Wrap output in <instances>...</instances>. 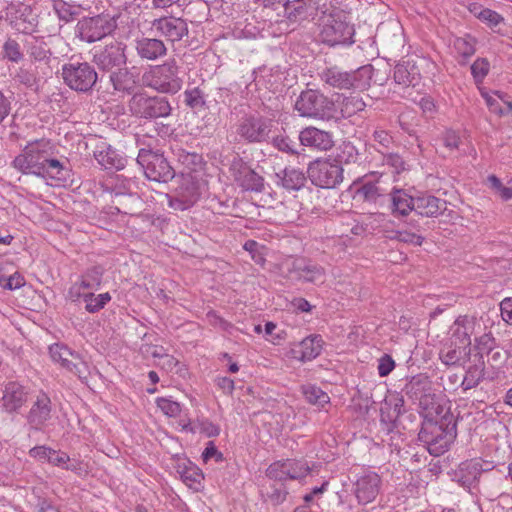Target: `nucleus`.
<instances>
[{"instance_id":"obj_1","label":"nucleus","mask_w":512,"mask_h":512,"mask_svg":"<svg viewBox=\"0 0 512 512\" xmlns=\"http://www.w3.org/2000/svg\"><path fill=\"white\" fill-rule=\"evenodd\" d=\"M424 421L418 438L427 445L431 455L445 453L457 436V421L449 408L435 416L423 415Z\"/></svg>"},{"instance_id":"obj_2","label":"nucleus","mask_w":512,"mask_h":512,"mask_svg":"<svg viewBox=\"0 0 512 512\" xmlns=\"http://www.w3.org/2000/svg\"><path fill=\"white\" fill-rule=\"evenodd\" d=\"M403 391L414 402H417L422 414L438 415L444 411L442 398L437 394L432 380L426 374L412 376L405 384Z\"/></svg>"},{"instance_id":"obj_3","label":"nucleus","mask_w":512,"mask_h":512,"mask_svg":"<svg viewBox=\"0 0 512 512\" xmlns=\"http://www.w3.org/2000/svg\"><path fill=\"white\" fill-rule=\"evenodd\" d=\"M294 108L301 117L325 121L338 118L335 102L316 89L303 90L296 99Z\"/></svg>"},{"instance_id":"obj_4","label":"nucleus","mask_w":512,"mask_h":512,"mask_svg":"<svg viewBox=\"0 0 512 512\" xmlns=\"http://www.w3.org/2000/svg\"><path fill=\"white\" fill-rule=\"evenodd\" d=\"M57 146L50 139H34V175L52 180H65L66 171L54 155Z\"/></svg>"},{"instance_id":"obj_5","label":"nucleus","mask_w":512,"mask_h":512,"mask_svg":"<svg viewBox=\"0 0 512 512\" xmlns=\"http://www.w3.org/2000/svg\"><path fill=\"white\" fill-rule=\"evenodd\" d=\"M142 80L146 87L159 93L175 94L182 87L179 66L175 59H170L161 65L152 66L143 74Z\"/></svg>"},{"instance_id":"obj_6","label":"nucleus","mask_w":512,"mask_h":512,"mask_svg":"<svg viewBox=\"0 0 512 512\" xmlns=\"http://www.w3.org/2000/svg\"><path fill=\"white\" fill-rule=\"evenodd\" d=\"M128 106L132 115L146 120L168 117L172 111L166 97L148 96L143 93L134 94Z\"/></svg>"},{"instance_id":"obj_7","label":"nucleus","mask_w":512,"mask_h":512,"mask_svg":"<svg viewBox=\"0 0 512 512\" xmlns=\"http://www.w3.org/2000/svg\"><path fill=\"white\" fill-rule=\"evenodd\" d=\"M137 163L142 167L145 176L156 182L167 183L175 177V170L163 153L142 148L138 152Z\"/></svg>"},{"instance_id":"obj_8","label":"nucleus","mask_w":512,"mask_h":512,"mask_svg":"<svg viewBox=\"0 0 512 512\" xmlns=\"http://www.w3.org/2000/svg\"><path fill=\"white\" fill-rule=\"evenodd\" d=\"M64 83L74 91L89 92L98 80V74L88 62L70 61L62 66Z\"/></svg>"},{"instance_id":"obj_9","label":"nucleus","mask_w":512,"mask_h":512,"mask_svg":"<svg viewBox=\"0 0 512 512\" xmlns=\"http://www.w3.org/2000/svg\"><path fill=\"white\" fill-rule=\"evenodd\" d=\"M116 27L115 19L107 14L84 17L77 23L76 35L87 43H93L111 34Z\"/></svg>"},{"instance_id":"obj_10","label":"nucleus","mask_w":512,"mask_h":512,"mask_svg":"<svg viewBox=\"0 0 512 512\" xmlns=\"http://www.w3.org/2000/svg\"><path fill=\"white\" fill-rule=\"evenodd\" d=\"M308 176L315 186L332 189L343 181V168L337 161L316 160L309 165Z\"/></svg>"},{"instance_id":"obj_11","label":"nucleus","mask_w":512,"mask_h":512,"mask_svg":"<svg viewBox=\"0 0 512 512\" xmlns=\"http://www.w3.org/2000/svg\"><path fill=\"white\" fill-rule=\"evenodd\" d=\"M354 27L345 20L330 16L320 31V40L329 45L352 44Z\"/></svg>"},{"instance_id":"obj_12","label":"nucleus","mask_w":512,"mask_h":512,"mask_svg":"<svg viewBox=\"0 0 512 512\" xmlns=\"http://www.w3.org/2000/svg\"><path fill=\"white\" fill-rule=\"evenodd\" d=\"M151 28L159 37L171 43L181 41L184 37L188 36L189 33L187 21L173 15H164L155 18L151 22Z\"/></svg>"},{"instance_id":"obj_13","label":"nucleus","mask_w":512,"mask_h":512,"mask_svg":"<svg viewBox=\"0 0 512 512\" xmlns=\"http://www.w3.org/2000/svg\"><path fill=\"white\" fill-rule=\"evenodd\" d=\"M273 121L263 116L244 117L237 129L238 134L248 142H263L270 137Z\"/></svg>"},{"instance_id":"obj_14","label":"nucleus","mask_w":512,"mask_h":512,"mask_svg":"<svg viewBox=\"0 0 512 512\" xmlns=\"http://www.w3.org/2000/svg\"><path fill=\"white\" fill-rule=\"evenodd\" d=\"M125 49L126 45L124 43L112 41L95 52L93 61L103 71H110L116 67L120 68L127 62Z\"/></svg>"},{"instance_id":"obj_15","label":"nucleus","mask_w":512,"mask_h":512,"mask_svg":"<svg viewBox=\"0 0 512 512\" xmlns=\"http://www.w3.org/2000/svg\"><path fill=\"white\" fill-rule=\"evenodd\" d=\"M49 353L53 361L59 362L64 368L77 375L80 379H87L89 374L87 364L67 346L53 344L49 347Z\"/></svg>"},{"instance_id":"obj_16","label":"nucleus","mask_w":512,"mask_h":512,"mask_svg":"<svg viewBox=\"0 0 512 512\" xmlns=\"http://www.w3.org/2000/svg\"><path fill=\"white\" fill-rule=\"evenodd\" d=\"M365 71L361 68L355 71H344L338 66L326 67L319 73L322 82L336 89L357 88L359 76Z\"/></svg>"},{"instance_id":"obj_17","label":"nucleus","mask_w":512,"mask_h":512,"mask_svg":"<svg viewBox=\"0 0 512 512\" xmlns=\"http://www.w3.org/2000/svg\"><path fill=\"white\" fill-rule=\"evenodd\" d=\"M230 170L236 183L246 191L261 192L264 178L251 169L242 159H234Z\"/></svg>"},{"instance_id":"obj_18","label":"nucleus","mask_w":512,"mask_h":512,"mask_svg":"<svg viewBox=\"0 0 512 512\" xmlns=\"http://www.w3.org/2000/svg\"><path fill=\"white\" fill-rule=\"evenodd\" d=\"M381 487V477L376 473L369 471L359 477L355 483L354 494L361 505L373 502L379 494Z\"/></svg>"},{"instance_id":"obj_19","label":"nucleus","mask_w":512,"mask_h":512,"mask_svg":"<svg viewBox=\"0 0 512 512\" xmlns=\"http://www.w3.org/2000/svg\"><path fill=\"white\" fill-rule=\"evenodd\" d=\"M299 141L300 145L317 151H328L334 146L332 133L314 126H308L301 130Z\"/></svg>"},{"instance_id":"obj_20","label":"nucleus","mask_w":512,"mask_h":512,"mask_svg":"<svg viewBox=\"0 0 512 512\" xmlns=\"http://www.w3.org/2000/svg\"><path fill=\"white\" fill-rule=\"evenodd\" d=\"M288 271L296 280L314 284L325 281L324 268L305 259L294 260Z\"/></svg>"},{"instance_id":"obj_21","label":"nucleus","mask_w":512,"mask_h":512,"mask_svg":"<svg viewBox=\"0 0 512 512\" xmlns=\"http://www.w3.org/2000/svg\"><path fill=\"white\" fill-rule=\"evenodd\" d=\"M283 2L284 15L293 23L307 20L317 13V3L314 0H278Z\"/></svg>"},{"instance_id":"obj_22","label":"nucleus","mask_w":512,"mask_h":512,"mask_svg":"<svg viewBox=\"0 0 512 512\" xmlns=\"http://www.w3.org/2000/svg\"><path fill=\"white\" fill-rule=\"evenodd\" d=\"M476 326L480 327V324L475 317L459 316L450 327L451 341L471 348V336L476 333Z\"/></svg>"},{"instance_id":"obj_23","label":"nucleus","mask_w":512,"mask_h":512,"mask_svg":"<svg viewBox=\"0 0 512 512\" xmlns=\"http://www.w3.org/2000/svg\"><path fill=\"white\" fill-rule=\"evenodd\" d=\"M387 203L391 214L396 217H407L415 209V198L403 189L394 188L388 196Z\"/></svg>"},{"instance_id":"obj_24","label":"nucleus","mask_w":512,"mask_h":512,"mask_svg":"<svg viewBox=\"0 0 512 512\" xmlns=\"http://www.w3.org/2000/svg\"><path fill=\"white\" fill-rule=\"evenodd\" d=\"M136 51L141 59L155 61L167 54V47L159 38L142 37L136 41Z\"/></svg>"},{"instance_id":"obj_25","label":"nucleus","mask_w":512,"mask_h":512,"mask_svg":"<svg viewBox=\"0 0 512 512\" xmlns=\"http://www.w3.org/2000/svg\"><path fill=\"white\" fill-rule=\"evenodd\" d=\"M471 348L461 346L451 341L445 344L439 351V358L446 366H462L469 360Z\"/></svg>"},{"instance_id":"obj_26","label":"nucleus","mask_w":512,"mask_h":512,"mask_svg":"<svg viewBox=\"0 0 512 512\" xmlns=\"http://www.w3.org/2000/svg\"><path fill=\"white\" fill-rule=\"evenodd\" d=\"M10 22L14 29L23 34L32 31V8L25 4L12 5L9 8Z\"/></svg>"},{"instance_id":"obj_27","label":"nucleus","mask_w":512,"mask_h":512,"mask_svg":"<svg viewBox=\"0 0 512 512\" xmlns=\"http://www.w3.org/2000/svg\"><path fill=\"white\" fill-rule=\"evenodd\" d=\"M199 199L197 187L190 181L183 183L177 190V194L170 200V206L175 210H186Z\"/></svg>"},{"instance_id":"obj_28","label":"nucleus","mask_w":512,"mask_h":512,"mask_svg":"<svg viewBox=\"0 0 512 512\" xmlns=\"http://www.w3.org/2000/svg\"><path fill=\"white\" fill-rule=\"evenodd\" d=\"M446 201L433 195H423L415 198V209L417 215L425 217H437L446 210Z\"/></svg>"},{"instance_id":"obj_29","label":"nucleus","mask_w":512,"mask_h":512,"mask_svg":"<svg viewBox=\"0 0 512 512\" xmlns=\"http://www.w3.org/2000/svg\"><path fill=\"white\" fill-rule=\"evenodd\" d=\"M113 90L123 94H132L137 86L136 76L126 68H118L109 75Z\"/></svg>"},{"instance_id":"obj_30","label":"nucleus","mask_w":512,"mask_h":512,"mask_svg":"<svg viewBox=\"0 0 512 512\" xmlns=\"http://www.w3.org/2000/svg\"><path fill=\"white\" fill-rule=\"evenodd\" d=\"M508 360V353L500 348L488 347L487 351V380L494 381L503 374V368Z\"/></svg>"},{"instance_id":"obj_31","label":"nucleus","mask_w":512,"mask_h":512,"mask_svg":"<svg viewBox=\"0 0 512 512\" xmlns=\"http://www.w3.org/2000/svg\"><path fill=\"white\" fill-rule=\"evenodd\" d=\"M474 357H478L477 363H474L467 368L465 375L460 383V386L464 391L475 388L479 385L481 380L487 379V370L485 362L482 359V355L476 354Z\"/></svg>"},{"instance_id":"obj_32","label":"nucleus","mask_w":512,"mask_h":512,"mask_svg":"<svg viewBox=\"0 0 512 512\" xmlns=\"http://www.w3.org/2000/svg\"><path fill=\"white\" fill-rule=\"evenodd\" d=\"M358 195L363 198L364 202L383 207L388 200L389 193L377 182H366L357 191Z\"/></svg>"},{"instance_id":"obj_33","label":"nucleus","mask_w":512,"mask_h":512,"mask_svg":"<svg viewBox=\"0 0 512 512\" xmlns=\"http://www.w3.org/2000/svg\"><path fill=\"white\" fill-rule=\"evenodd\" d=\"M52 418V402L50 397L40 392L34 401V429H41Z\"/></svg>"},{"instance_id":"obj_34","label":"nucleus","mask_w":512,"mask_h":512,"mask_svg":"<svg viewBox=\"0 0 512 512\" xmlns=\"http://www.w3.org/2000/svg\"><path fill=\"white\" fill-rule=\"evenodd\" d=\"M394 80L404 87L415 86L419 80L417 67L410 61L398 63L394 68Z\"/></svg>"},{"instance_id":"obj_35","label":"nucleus","mask_w":512,"mask_h":512,"mask_svg":"<svg viewBox=\"0 0 512 512\" xmlns=\"http://www.w3.org/2000/svg\"><path fill=\"white\" fill-rule=\"evenodd\" d=\"M276 175L279 178L282 187L288 191L300 190L304 187L307 181L304 172L292 167L285 168L281 173H277Z\"/></svg>"},{"instance_id":"obj_36","label":"nucleus","mask_w":512,"mask_h":512,"mask_svg":"<svg viewBox=\"0 0 512 512\" xmlns=\"http://www.w3.org/2000/svg\"><path fill=\"white\" fill-rule=\"evenodd\" d=\"M299 356H295L302 362L311 361L315 359L322 350V339L318 335L310 336L303 339L299 344ZM297 353V351H293Z\"/></svg>"},{"instance_id":"obj_37","label":"nucleus","mask_w":512,"mask_h":512,"mask_svg":"<svg viewBox=\"0 0 512 512\" xmlns=\"http://www.w3.org/2000/svg\"><path fill=\"white\" fill-rule=\"evenodd\" d=\"M25 399L23 387L15 382L6 385L3 395V406L7 411H14L20 407Z\"/></svg>"},{"instance_id":"obj_38","label":"nucleus","mask_w":512,"mask_h":512,"mask_svg":"<svg viewBox=\"0 0 512 512\" xmlns=\"http://www.w3.org/2000/svg\"><path fill=\"white\" fill-rule=\"evenodd\" d=\"M177 473L180 475L182 481L191 488L195 487V485H199L204 478L201 470L191 462L178 463Z\"/></svg>"},{"instance_id":"obj_39","label":"nucleus","mask_w":512,"mask_h":512,"mask_svg":"<svg viewBox=\"0 0 512 512\" xmlns=\"http://www.w3.org/2000/svg\"><path fill=\"white\" fill-rule=\"evenodd\" d=\"M178 162L190 171H195L202 164V156L196 152H189L181 147L173 149Z\"/></svg>"},{"instance_id":"obj_40","label":"nucleus","mask_w":512,"mask_h":512,"mask_svg":"<svg viewBox=\"0 0 512 512\" xmlns=\"http://www.w3.org/2000/svg\"><path fill=\"white\" fill-rule=\"evenodd\" d=\"M302 392L305 399L310 404L317 405L319 407H323L330 401V397L328 396V394L321 390L319 387H316L314 385L303 386Z\"/></svg>"},{"instance_id":"obj_41","label":"nucleus","mask_w":512,"mask_h":512,"mask_svg":"<svg viewBox=\"0 0 512 512\" xmlns=\"http://www.w3.org/2000/svg\"><path fill=\"white\" fill-rule=\"evenodd\" d=\"M184 103L194 110L204 109L205 94L199 87L187 88L184 93Z\"/></svg>"},{"instance_id":"obj_42","label":"nucleus","mask_w":512,"mask_h":512,"mask_svg":"<svg viewBox=\"0 0 512 512\" xmlns=\"http://www.w3.org/2000/svg\"><path fill=\"white\" fill-rule=\"evenodd\" d=\"M365 102L359 96L345 97L342 101L340 114L344 118L351 117L364 110Z\"/></svg>"},{"instance_id":"obj_43","label":"nucleus","mask_w":512,"mask_h":512,"mask_svg":"<svg viewBox=\"0 0 512 512\" xmlns=\"http://www.w3.org/2000/svg\"><path fill=\"white\" fill-rule=\"evenodd\" d=\"M85 309L89 313H95L101 310L107 302L111 300L108 292L95 296L93 293L83 294Z\"/></svg>"},{"instance_id":"obj_44","label":"nucleus","mask_w":512,"mask_h":512,"mask_svg":"<svg viewBox=\"0 0 512 512\" xmlns=\"http://www.w3.org/2000/svg\"><path fill=\"white\" fill-rule=\"evenodd\" d=\"M285 465L284 469L289 479H301L310 472V467L304 461L287 459Z\"/></svg>"},{"instance_id":"obj_45","label":"nucleus","mask_w":512,"mask_h":512,"mask_svg":"<svg viewBox=\"0 0 512 512\" xmlns=\"http://www.w3.org/2000/svg\"><path fill=\"white\" fill-rule=\"evenodd\" d=\"M262 493L266 495L273 505H279L286 499L287 491L283 483H271L269 486H263Z\"/></svg>"},{"instance_id":"obj_46","label":"nucleus","mask_w":512,"mask_h":512,"mask_svg":"<svg viewBox=\"0 0 512 512\" xmlns=\"http://www.w3.org/2000/svg\"><path fill=\"white\" fill-rule=\"evenodd\" d=\"M58 64L57 57L54 59H34V77L45 79L53 75L54 67Z\"/></svg>"},{"instance_id":"obj_47","label":"nucleus","mask_w":512,"mask_h":512,"mask_svg":"<svg viewBox=\"0 0 512 512\" xmlns=\"http://www.w3.org/2000/svg\"><path fill=\"white\" fill-rule=\"evenodd\" d=\"M475 44L476 39L474 37L465 35L464 37H458L455 39L454 48L459 55L467 59L475 53Z\"/></svg>"},{"instance_id":"obj_48","label":"nucleus","mask_w":512,"mask_h":512,"mask_svg":"<svg viewBox=\"0 0 512 512\" xmlns=\"http://www.w3.org/2000/svg\"><path fill=\"white\" fill-rule=\"evenodd\" d=\"M54 9L59 18L66 22L74 20L79 15V6L70 5L62 0L55 1Z\"/></svg>"},{"instance_id":"obj_49","label":"nucleus","mask_w":512,"mask_h":512,"mask_svg":"<svg viewBox=\"0 0 512 512\" xmlns=\"http://www.w3.org/2000/svg\"><path fill=\"white\" fill-rule=\"evenodd\" d=\"M51 37L48 40L43 37H34V59H54L50 47Z\"/></svg>"},{"instance_id":"obj_50","label":"nucleus","mask_w":512,"mask_h":512,"mask_svg":"<svg viewBox=\"0 0 512 512\" xmlns=\"http://www.w3.org/2000/svg\"><path fill=\"white\" fill-rule=\"evenodd\" d=\"M284 466H286L285 461H277L272 463L266 470L267 478L277 483H283L289 479L288 475H286V469H284Z\"/></svg>"},{"instance_id":"obj_51","label":"nucleus","mask_w":512,"mask_h":512,"mask_svg":"<svg viewBox=\"0 0 512 512\" xmlns=\"http://www.w3.org/2000/svg\"><path fill=\"white\" fill-rule=\"evenodd\" d=\"M156 404L161 411L169 417H177L181 413V406L178 402L169 398H157Z\"/></svg>"},{"instance_id":"obj_52","label":"nucleus","mask_w":512,"mask_h":512,"mask_svg":"<svg viewBox=\"0 0 512 512\" xmlns=\"http://www.w3.org/2000/svg\"><path fill=\"white\" fill-rule=\"evenodd\" d=\"M14 167L24 174H29L32 169L31 150L26 146L24 152L13 161Z\"/></svg>"},{"instance_id":"obj_53","label":"nucleus","mask_w":512,"mask_h":512,"mask_svg":"<svg viewBox=\"0 0 512 512\" xmlns=\"http://www.w3.org/2000/svg\"><path fill=\"white\" fill-rule=\"evenodd\" d=\"M4 56L10 61L18 62L22 59L23 53L19 43L14 39H8L3 46Z\"/></svg>"},{"instance_id":"obj_54","label":"nucleus","mask_w":512,"mask_h":512,"mask_svg":"<svg viewBox=\"0 0 512 512\" xmlns=\"http://www.w3.org/2000/svg\"><path fill=\"white\" fill-rule=\"evenodd\" d=\"M489 62L485 58H478L471 65V73L476 82H482L489 72Z\"/></svg>"},{"instance_id":"obj_55","label":"nucleus","mask_w":512,"mask_h":512,"mask_svg":"<svg viewBox=\"0 0 512 512\" xmlns=\"http://www.w3.org/2000/svg\"><path fill=\"white\" fill-rule=\"evenodd\" d=\"M273 145L279 151L294 155L298 154L296 150V143L288 137L278 136L273 138Z\"/></svg>"},{"instance_id":"obj_56","label":"nucleus","mask_w":512,"mask_h":512,"mask_svg":"<svg viewBox=\"0 0 512 512\" xmlns=\"http://www.w3.org/2000/svg\"><path fill=\"white\" fill-rule=\"evenodd\" d=\"M398 241L405 244L420 246L424 241V237L415 232L398 229Z\"/></svg>"},{"instance_id":"obj_57","label":"nucleus","mask_w":512,"mask_h":512,"mask_svg":"<svg viewBox=\"0 0 512 512\" xmlns=\"http://www.w3.org/2000/svg\"><path fill=\"white\" fill-rule=\"evenodd\" d=\"M378 362V373L381 377L388 376L395 368V361L389 354H384Z\"/></svg>"},{"instance_id":"obj_58","label":"nucleus","mask_w":512,"mask_h":512,"mask_svg":"<svg viewBox=\"0 0 512 512\" xmlns=\"http://www.w3.org/2000/svg\"><path fill=\"white\" fill-rule=\"evenodd\" d=\"M502 319L509 325H512V297L504 298L500 303Z\"/></svg>"},{"instance_id":"obj_59","label":"nucleus","mask_w":512,"mask_h":512,"mask_svg":"<svg viewBox=\"0 0 512 512\" xmlns=\"http://www.w3.org/2000/svg\"><path fill=\"white\" fill-rule=\"evenodd\" d=\"M213 457L216 459L217 462L223 460V454L217 450L214 442L210 441L208 442L206 448L202 453V458L204 462H207L209 459Z\"/></svg>"},{"instance_id":"obj_60","label":"nucleus","mask_w":512,"mask_h":512,"mask_svg":"<svg viewBox=\"0 0 512 512\" xmlns=\"http://www.w3.org/2000/svg\"><path fill=\"white\" fill-rule=\"evenodd\" d=\"M479 18L487 21L492 26H497L503 20L497 12L490 9H483L479 14Z\"/></svg>"},{"instance_id":"obj_61","label":"nucleus","mask_w":512,"mask_h":512,"mask_svg":"<svg viewBox=\"0 0 512 512\" xmlns=\"http://www.w3.org/2000/svg\"><path fill=\"white\" fill-rule=\"evenodd\" d=\"M181 0H152V8L155 10L168 12L174 6L180 7Z\"/></svg>"},{"instance_id":"obj_62","label":"nucleus","mask_w":512,"mask_h":512,"mask_svg":"<svg viewBox=\"0 0 512 512\" xmlns=\"http://www.w3.org/2000/svg\"><path fill=\"white\" fill-rule=\"evenodd\" d=\"M444 145L449 148L450 150L458 149L459 143H460V137L458 134L454 131H447L444 134Z\"/></svg>"},{"instance_id":"obj_63","label":"nucleus","mask_w":512,"mask_h":512,"mask_svg":"<svg viewBox=\"0 0 512 512\" xmlns=\"http://www.w3.org/2000/svg\"><path fill=\"white\" fill-rule=\"evenodd\" d=\"M216 385L219 389H221L225 394H232L234 390V381L228 377H218L216 380Z\"/></svg>"},{"instance_id":"obj_64","label":"nucleus","mask_w":512,"mask_h":512,"mask_svg":"<svg viewBox=\"0 0 512 512\" xmlns=\"http://www.w3.org/2000/svg\"><path fill=\"white\" fill-rule=\"evenodd\" d=\"M373 139L384 148H388L392 143V137L384 130L374 131Z\"/></svg>"}]
</instances>
